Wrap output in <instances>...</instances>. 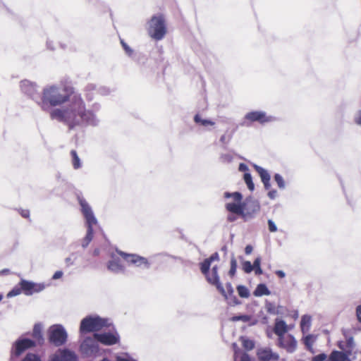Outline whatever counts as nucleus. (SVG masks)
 <instances>
[{"label": "nucleus", "mask_w": 361, "mask_h": 361, "mask_svg": "<svg viewBox=\"0 0 361 361\" xmlns=\"http://www.w3.org/2000/svg\"><path fill=\"white\" fill-rule=\"evenodd\" d=\"M50 117L64 123L70 129L94 121V114L86 109L85 102L79 95H74L71 104L66 108L52 110Z\"/></svg>", "instance_id": "1"}, {"label": "nucleus", "mask_w": 361, "mask_h": 361, "mask_svg": "<svg viewBox=\"0 0 361 361\" xmlns=\"http://www.w3.org/2000/svg\"><path fill=\"white\" fill-rule=\"evenodd\" d=\"M225 198H233V202H227L225 204L226 209L233 214H235L245 221L252 218L259 210V202L252 197H247L243 202V195L239 192H226Z\"/></svg>", "instance_id": "2"}, {"label": "nucleus", "mask_w": 361, "mask_h": 361, "mask_svg": "<svg viewBox=\"0 0 361 361\" xmlns=\"http://www.w3.org/2000/svg\"><path fill=\"white\" fill-rule=\"evenodd\" d=\"M219 259V254L217 252H214L209 257L206 258L200 264V269L202 274L205 276L207 281L209 284L216 286V289L220 292V293L225 298H227L226 290L220 282V278L218 272L211 271V273H209V268L211 267L212 262L214 261H218Z\"/></svg>", "instance_id": "3"}, {"label": "nucleus", "mask_w": 361, "mask_h": 361, "mask_svg": "<svg viewBox=\"0 0 361 361\" xmlns=\"http://www.w3.org/2000/svg\"><path fill=\"white\" fill-rule=\"evenodd\" d=\"M20 88L23 94L34 100L42 109H44L45 87H40L36 82L29 80H23L20 82Z\"/></svg>", "instance_id": "4"}, {"label": "nucleus", "mask_w": 361, "mask_h": 361, "mask_svg": "<svg viewBox=\"0 0 361 361\" xmlns=\"http://www.w3.org/2000/svg\"><path fill=\"white\" fill-rule=\"evenodd\" d=\"M149 35L156 40H161L166 33L165 20L162 15L154 16L149 21Z\"/></svg>", "instance_id": "5"}, {"label": "nucleus", "mask_w": 361, "mask_h": 361, "mask_svg": "<svg viewBox=\"0 0 361 361\" xmlns=\"http://www.w3.org/2000/svg\"><path fill=\"white\" fill-rule=\"evenodd\" d=\"M108 326V320L99 317H87L84 318L80 326L81 333L99 331Z\"/></svg>", "instance_id": "6"}, {"label": "nucleus", "mask_w": 361, "mask_h": 361, "mask_svg": "<svg viewBox=\"0 0 361 361\" xmlns=\"http://www.w3.org/2000/svg\"><path fill=\"white\" fill-rule=\"evenodd\" d=\"M36 342L26 338H19L12 345L11 350V360H16L26 350L35 346Z\"/></svg>", "instance_id": "7"}, {"label": "nucleus", "mask_w": 361, "mask_h": 361, "mask_svg": "<svg viewBox=\"0 0 361 361\" xmlns=\"http://www.w3.org/2000/svg\"><path fill=\"white\" fill-rule=\"evenodd\" d=\"M67 333L64 328L60 325H53L49 329V340L55 346H61L67 341Z\"/></svg>", "instance_id": "8"}, {"label": "nucleus", "mask_w": 361, "mask_h": 361, "mask_svg": "<svg viewBox=\"0 0 361 361\" xmlns=\"http://www.w3.org/2000/svg\"><path fill=\"white\" fill-rule=\"evenodd\" d=\"M117 254L130 264H134L138 267L149 268V262L145 257L136 254H128L121 250H116Z\"/></svg>", "instance_id": "9"}, {"label": "nucleus", "mask_w": 361, "mask_h": 361, "mask_svg": "<svg viewBox=\"0 0 361 361\" xmlns=\"http://www.w3.org/2000/svg\"><path fill=\"white\" fill-rule=\"evenodd\" d=\"M93 337L97 342L104 345H113L120 343V336L116 331L103 334L94 333Z\"/></svg>", "instance_id": "10"}, {"label": "nucleus", "mask_w": 361, "mask_h": 361, "mask_svg": "<svg viewBox=\"0 0 361 361\" xmlns=\"http://www.w3.org/2000/svg\"><path fill=\"white\" fill-rule=\"evenodd\" d=\"M64 91L66 92L64 95L61 94H51V93L54 92V88L50 87L49 90H47V92L49 93L48 98L49 102L51 105L56 106L68 101L70 97L73 94V90L72 88L66 87L64 88Z\"/></svg>", "instance_id": "11"}, {"label": "nucleus", "mask_w": 361, "mask_h": 361, "mask_svg": "<svg viewBox=\"0 0 361 361\" xmlns=\"http://www.w3.org/2000/svg\"><path fill=\"white\" fill-rule=\"evenodd\" d=\"M78 200L81 207V212L83 214L87 224H97V221L94 216L92 209L87 202L80 196L78 197Z\"/></svg>", "instance_id": "12"}, {"label": "nucleus", "mask_w": 361, "mask_h": 361, "mask_svg": "<svg viewBox=\"0 0 361 361\" xmlns=\"http://www.w3.org/2000/svg\"><path fill=\"white\" fill-rule=\"evenodd\" d=\"M278 346L288 353H293L297 348V341L291 334L278 338Z\"/></svg>", "instance_id": "13"}, {"label": "nucleus", "mask_w": 361, "mask_h": 361, "mask_svg": "<svg viewBox=\"0 0 361 361\" xmlns=\"http://www.w3.org/2000/svg\"><path fill=\"white\" fill-rule=\"evenodd\" d=\"M94 340V338L91 337L85 338L80 345V348L84 353L91 355L98 353L99 345Z\"/></svg>", "instance_id": "14"}, {"label": "nucleus", "mask_w": 361, "mask_h": 361, "mask_svg": "<svg viewBox=\"0 0 361 361\" xmlns=\"http://www.w3.org/2000/svg\"><path fill=\"white\" fill-rule=\"evenodd\" d=\"M257 356L259 361H279V355L274 353L269 348H261L257 351Z\"/></svg>", "instance_id": "15"}, {"label": "nucleus", "mask_w": 361, "mask_h": 361, "mask_svg": "<svg viewBox=\"0 0 361 361\" xmlns=\"http://www.w3.org/2000/svg\"><path fill=\"white\" fill-rule=\"evenodd\" d=\"M51 361H78V358L74 352L63 349L59 350Z\"/></svg>", "instance_id": "16"}, {"label": "nucleus", "mask_w": 361, "mask_h": 361, "mask_svg": "<svg viewBox=\"0 0 361 361\" xmlns=\"http://www.w3.org/2000/svg\"><path fill=\"white\" fill-rule=\"evenodd\" d=\"M245 119L251 121H257L260 123H264L271 121L270 118L266 116L262 111H251L245 115Z\"/></svg>", "instance_id": "17"}, {"label": "nucleus", "mask_w": 361, "mask_h": 361, "mask_svg": "<svg viewBox=\"0 0 361 361\" xmlns=\"http://www.w3.org/2000/svg\"><path fill=\"white\" fill-rule=\"evenodd\" d=\"M256 171L258 173L261 178L262 182L263 183L266 190H269L271 187L270 184V175L261 166H255Z\"/></svg>", "instance_id": "18"}, {"label": "nucleus", "mask_w": 361, "mask_h": 361, "mask_svg": "<svg viewBox=\"0 0 361 361\" xmlns=\"http://www.w3.org/2000/svg\"><path fill=\"white\" fill-rule=\"evenodd\" d=\"M19 285L21 286L23 293L27 295H30L38 291V289L36 288L37 285L32 282L22 279Z\"/></svg>", "instance_id": "19"}, {"label": "nucleus", "mask_w": 361, "mask_h": 361, "mask_svg": "<svg viewBox=\"0 0 361 361\" xmlns=\"http://www.w3.org/2000/svg\"><path fill=\"white\" fill-rule=\"evenodd\" d=\"M288 331V326L283 320L276 319L275 322L274 332L279 338L285 336Z\"/></svg>", "instance_id": "20"}, {"label": "nucleus", "mask_w": 361, "mask_h": 361, "mask_svg": "<svg viewBox=\"0 0 361 361\" xmlns=\"http://www.w3.org/2000/svg\"><path fill=\"white\" fill-rule=\"evenodd\" d=\"M113 258L108 262V269L114 272H119L124 270V267L121 264L118 259H115L114 255H111Z\"/></svg>", "instance_id": "21"}, {"label": "nucleus", "mask_w": 361, "mask_h": 361, "mask_svg": "<svg viewBox=\"0 0 361 361\" xmlns=\"http://www.w3.org/2000/svg\"><path fill=\"white\" fill-rule=\"evenodd\" d=\"M42 328L43 326L42 324H36L33 328L32 337L39 344H42L44 341L42 337Z\"/></svg>", "instance_id": "22"}, {"label": "nucleus", "mask_w": 361, "mask_h": 361, "mask_svg": "<svg viewBox=\"0 0 361 361\" xmlns=\"http://www.w3.org/2000/svg\"><path fill=\"white\" fill-rule=\"evenodd\" d=\"M94 224H87V233L85 236V238L82 239V246L83 247H87V245L90 244V243L92 241L93 238V226Z\"/></svg>", "instance_id": "23"}, {"label": "nucleus", "mask_w": 361, "mask_h": 361, "mask_svg": "<svg viewBox=\"0 0 361 361\" xmlns=\"http://www.w3.org/2000/svg\"><path fill=\"white\" fill-rule=\"evenodd\" d=\"M312 317L310 315H303L300 321V328L302 333L309 331L311 326Z\"/></svg>", "instance_id": "24"}, {"label": "nucleus", "mask_w": 361, "mask_h": 361, "mask_svg": "<svg viewBox=\"0 0 361 361\" xmlns=\"http://www.w3.org/2000/svg\"><path fill=\"white\" fill-rule=\"evenodd\" d=\"M347 360V355L338 350H334L329 355V361H345Z\"/></svg>", "instance_id": "25"}, {"label": "nucleus", "mask_w": 361, "mask_h": 361, "mask_svg": "<svg viewBox=\"0 0 361 361\" xmlns=\"http://www.w3.org/2000/svg\"><path fill=\"white\" fill-rule=\"evenodd\" d=\"M270 291L267 287V286L264 283H259L257 285V288L254 291V295L255 296H262V295H270Z\"/></svg>", "instance_id": "26"}, {"label": "nucleus", "mask_w": 361, "mask_h": 361, "mask_svg": "<svg viewBox=\"0 0 361 361\" xmlns=\"http://www.w3.org/2000/svg\"><path fill=\"white\" fill-rule=\"evenodd\" d=\"M226 295H227V298H226V299L228 300L229 298H231L233 300L234 304H238L239 302L238 301V299L233 295L234 290H233V288L232 287L231 283H227L226 284Z\"/></svg>", "instance_id": "27"}, {"label": "nucleus", "mask_w": 361, "mask_h": 361, "mask_svg": "<svg viewBox=\"0 0 361 361\" xmlns=\"http://www.w3.org/2000/svg\"><path fill=\"white\" fill-rule=\"evenodd\" d=\"M71 156L72 157V164L75 169H78L81 166L80 159L78 156L77 152L74 149L71 151Z\"/></svg>", "instance_id": "28"}, {"label": "nucleus", "mask_w": 361, "mask_h": 361, "mask_svg": "<svg viewBox=\"0 0 361 361\" xmlns=\"http://www.w3.org/2000/svg\"><path fill=\"white\" fill-rule=\"evenodd\" d=\"M194 121L203 126H214L215 124L214 122L210 120L202 119L199 114H196L194 116Z\"/></svg>", "instance_id": "29"}, {"label": "nucleus", "mask_w": 361, "mask_h": 361, "mask_svg": "<svg viewBox=\"0 0 361 361\" xmlns=\"http://www.w3.org/2000/svg\"><path fill=\"white\" fill-rule=\"evenodd\" d=\"M261 258L257 257L252 264L253 271H255V275L259 276L262 274L263 271L261 268Z\"/></svg>", "instance_id": "30"}, {"label": "nucleus", "mask_w": 361, "mask_h": 361, "mask_svg": "<svg viewBox=\"0 0 361 361\" xmlns=\"http://www.w3.org/2000/svg\"><path fill=\"white\" fill-rule=\"evenodd\" d=\"M237 291L240 298H247L250 296L248 288L243 285H238L237 286Z\"/></svg>", "instance_id": "31"}, {"label": "nucleus", "mask_w": 361, "mask_h": 361, "mask_svg": "<svg viewBox=\"0 0 361 361\" xmlns=\"http://www.w3.org/2000/svg\"><path fill=\"white\" fill-rule=\"evenodd\" d=\"M243 179L248 188V189L251 191L254 190L255 185L252 182V176L250 173H245L243 176Z\"/></svg>", "instance_id": "32"}, {"label": "nucleus", "mask_w": 361, "mask_h": 361, "mask_svg": "<svg viewBox=\"0 0 361 361\" xmlns=\"http://www.w3.org/2000/svg\"><path fill=\"white\" fill-rule=\"evenodd\" d=\"M314 341L315 338L312 334H309L304 338L303 343L305 345L307 350H310L312 349Z\"/></svg>", "instance_id": "33"}, {"label": "nucleus", "mask_w": 361, "mask_h": 361, "mask_svg": "<svg viewBox=\"0 0 361 361\" xmlns=\"http://www.w3.org/2000/svg\"><path fill=\"white\" fill-rule=\"evenodd\" d=\"M240 340L242 341L243 347L247 350H251L255 347V343L252 340L247 339L244 337H241Z\"/></svg>", "instance_id": "34"}, {"label": "nucleus", "mask_w": 361, "mask_h": 361, "mask_svg": "<svg viewBox=\"0 0 361 361\" xmlns=\"http://www.w3.org/2000/svg\"><path fill=\"white\" fill-rule=\"evenodd\" d=\"M23 292L21 286L18 285L15 286L11 291L7 294L8 298H12L20 295Z\"/></svg>", "instance_id": "35"}, {"label": "nucleus", "mask_w": 361, "mask_h": 361, "mask_svg": "<svg viewBox=\"0 0 361 361\" xmlns=\"http://www.w3.org/2000/svg\"><path fill=\"white\" fill-rule=\"evenodd\" d=\"M237 269V261L235 257H232L231 259V267L228 271L230 276L233 277L235 276Z\"/></svg>", "instance_id": "36"}, {"label": "nucleus", "mask_w": 361, "mask_h": 361, "mask_svg": "<svg viewBox=\"0 0 361 361\" xmlns=\"http://www.w3.org/2000/svg\"><path fill=\"white\" fill-rule=\"evenodd\" d=\"M274 180L276 182L279 188L283 189L285 188V182L283 180V177L281 175L278 173L275 174Z\"/></svg>", "instance_id": "37"}, {"label": "nucleus", "mask_w": 361, "mask_h": 361, "mask_svg": "<svg viewBox=\"0 0 361 361\" xmlns=\"http://www.w3.org/2000/svg\"><path fill=\"white\" fill-rule=\"evenodd\" d=\"M243 269L245 273L249 274L253 271L252 264L250 262L245 261L243 263Z\"/></svg>", "instance_id": "38"}, {"label": "nucleus", "mask_w": 361, "mask_h": 361, "mask_svg": "<svg viewBox=\"0 0 361 361\" xmlns=\"http://www.w3.org/2000/svg\"><path fill=\"white\" fill-rule=\"evenodd\" d=\"M22 361H41V360L37 355L29 353Z\"/></svg>", "instance_id": "39"}, {"label": "nucleus", "mask_w": 361, "mask_h": 361, "mask_svg": "<svg viewBox=\"0 0 361 361\" xmlns=\"http://www.w3.org/2000/svg\"><path fill=\"white\" fill-rule=\"evenodd\" d=\"M121 44L122 45V47L125 50L126 53L128 56H131L133 54V49H130V47L122 39H121Z\"/></svg>", "instance_id": "40"}, {"label": "nucleus", "mask_w": 361, "mask_h": 361, "mask_svg": "<svg viewBox=\"0 0 361 361\" xmlns=\"http://www.w3.org/2000/svg\"><path fill=\"white\" fill-rule=\"evenodd\" d=\"M268 227L269 231L271 233L276 232L277 231L276 226L275 225L274 222L271 219L268 220Z\"/></svg>", "instance_id": "41"}, {"label": "nucleus", "mask_w": 361, "mask_h": 361, "mask_svg": "<svg viewBox=\"0 0 361 361\" xmlns=\"http://www.w3.org/2000/svg\"><path fill=\"white\" fill-rule=\"evenodd\" d=\"M326 358V355L324 353L319 354L314 356L312 361H324Z\"/></svg>", "instance_id": "42"}, {"label": "nucleus", "mask_w": 361, "mask_h": 361, "mask_svg": "<svg viewBox=\"0 0 361 361\" xmlns=\"http://www.w3.org/2000/svg\"><path fill=\"white\" fill-rule=\"evenodd\" d=\"M356 316L358 322L361 323V305L356 307Z\"/></svg>", "instance_id": "43"}, {"label": "nucleus", "mask_w": 361, "mask_h": 361, "mask_svg": "<svg viewBox=\"0 0 361 361\" xmlns=\"http://www.w3.org/2000/svg\"><path fill=\"white\" fill-rule=\"evenodd\" d=\"M277 195V192L276 190H271L269 191L268 192V197L271 199V200H274L276 198Z\"/></svg>", "instance_id": "44"}, {"label": "nucleus", "mask_w": 361, "mask_h": 361, "mask_svg": "<svg viewBox=\"0 0 361 361\" xmlns=\"http://www.w3.org/2000/svg\"><path fill=\"white\" fill-rule=\"evenodd\" d=\"M231 136H229L228 138L226 137V136L225 135H221V137H220V142L222 143V144H226L229 142V140H231Z\"/></svg>", "instance_id": "45"}, {"label": "nucleus", "mask_w": 361, "mask_h": 361, "mask_svg": "<svg viewBox=\"0 0 361 361\" xmlns=\"http://www.w3.org/2000/svg\"><path fill=\"white\" fill-rule=\"evenodd\" d=\"M20 214L24 218H28L30 216V212L27 209H20Z\"/></svg>", "instance_id": "46"}, {"label": "nucleus", "mask_w": 361, "mask_h": 361, "mask_svg": "<svg viewBox=\"0 0 361 361\" xmlns=\"http://www.w3.org/2000/svg\"><path fill=\"white\" fill-rule=\"evenodd\" d=\"M235 214L231 213V214L228 215L227 221L228 222H233L237 219V217L235 216Z\"/></svg>", "instance_id": "47"}, {"label": "nucleus", "mask_w": 361, "mask_h": 361, "mask_svg": "<svg viewBox=\"0 0 361 361\" xmlns=\"http://www.w3.org/2000/svg\"><path fill=\"white\" fill-rule=\"evenodd\" d=\"M240 361H251V360L249 355L246 353H244L240 357Z\"/></svg>", "instance_id": "48"}, {"label": "nucleus", "mask_w": 361, "mask_h": 361, "mask_svg": "<svg viewBox=\"0 0 361 361\" xmlns=\"http://www.w3.org/2000/svg\"><path fill=\"white\" fill-rule=\"evenodd\" d=\"M355 121L357 124L361 125V110L357 112V115L355 117Z\"/></svg>", "instance_id": "49"}, {"label": "nucleus", "mask_w": 361, "mask_h": 361, "mask_svg": "<svg viewBox=\"0 0 361 361\" xmlns=\"http://www.w3.org/2000/svg\"><path fill=\"white\" fill-rule=\"evenodd\" d=\"M253 250L252 246L250 245H247L245 248V252L246 255H250L252 253Z\"/></svg>", "instance_id": "50"}, {"label": "nucleus", "mask_w": 361, "mask_h": 361, "mask_svg": "<svg viewBox=\"0 0 361 361\" xmlns=\"http://www.w3.org/2000/svg\"><path fill=\"white\" fill-rule=\"evenodd\" d=\"M247 319H248L247 317L245 315L233 317L234 321L243 320V321L246 322V321H247Z\"/></svg>", "instance_id": "51"}, {"label": "nucleus", "mask_w": 361, "mask_h": 361, "mask_svg": "<svg viewBox=\"0 0 361 361\" xmlns=\"http://www.w3.org/2000/svg\"><path fill=\"white\" fill-rule=\"evenodd\" d=\"M63 275V273L62 271H57L55 272V274H54L52 279H60Z\"/></svg>", "instance_id": "52"}, {"label": "nucleus", "mask_w": 361, "mask_h": 361, "mask_svg": "<svg viewBox=\"0 0 361 361\" xmlns=\"http://www.w3.org/2000/svg\"><path fill=\"white\" fill-rule=\"evenodd\" d=\"M276 275H277L279 278L283 279L285 277V273L281 270H277L275 271Z\"/></svg>", "instance_id": "53"}, {"label": "nucleus", "mask_w": 361, "mask_h": 361, "mask_svg": "<svg viewBox=\"0 0 361 361\" xmlns=\"http://www.w3.org/2000/svg\"><path fill=\"white\" fill-rule=\"evenodd\" d=\"M116 361H136V360H133V359H127V358H124V357H117Z\"/></svg>", "instance_id": "54"}, {"label": "nucleus", "mask_w": 361, "mask_h": 361, "mask_svg": "<svg viewBox=\"0 0 361 361\" xmlns=\"http://www.w3.org/2000/svg\"><path fill=\"white\" fill-rule=\"evenodd\" d=\"M239 169L240 171H246L247 170V166L244 164H240L239 166Z\"/></svg>", "instance_id": "55"}, {"label": "nucleus", "mask_w": 361, "mask_h": 361, "mask_svg": "<svg viewBox=\"0 0 361 361\" xmlns=\"http://www.w3.org/2000/svg\"><path fill=\"white\" fill-rule=\"evenodd\" d=\"M212 271L213 272H218V267L217 266H214L212 269Z\"/></svg>", "instance_id": "56"}, {"label": "nucleus", "mask_w": 361, "mask_h": 361, "mask_svg": "<svg viewBox=\"0 0 361 361\" xmlns=\"http://www.w3.org/2000/svg\"><path fill=\"white\" fill-rule=\"evenodd\" d=\"M99 254V249H95L94 250V255H98Z\"/></svg>", "instance_id": "57"}, {"label": "nucleus", "mask_w": 361, "mask_h": 361, "mask_svg": "<svg viewBox=\"0 0 361 361\" xmlns=\"http://www.w3.org/2000/svg\"><path fill=\"white\" fill-rule=\"evenodd\" d=\"M7 271H8V269H4V270H3V271H2V272H4H4H5V273H7Z\"/></svg>", "instance_id": "58"}, {"label": "nucleus", "mask_w": 361, "mask_h": 361, "mask_svg": "<svg viewBox=\"0 0 361 361\" xmlns=\"http://www.w3.org/2000/svg\"><path fill=\"white\" fill-rule=\"evenodd\" d=\"M102 361H110L109 360L106 359V358H104L103 359Z\"/></svg>", "instance_id": "59"}, {"label": "nucleus", "mask_w": 361, "mask_h": 361, "mask_svg": "<svg viewBox=\"0 0 361 361\" xmlns=\"http://www.w3.org/2000/svg\"><path fill=\"white\" fill-rule=\"evenodd\" d=\"M2 299H3V295H0V302L1 301Z\"/></svg>", "instance_id": "60"}]
</instances>
